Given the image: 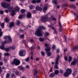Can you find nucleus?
Instances as JSON below:
<instances>
[{
    "label": "nucleus",
    "mask_w": 78,
    "mask_h": 78,
    "mask_svg": "<svg viewBox=\"0 0 78 78\" xmlns=\"http://www.w3.org/2000/svg\"><path fill=\"white\" fill-rule=\"evenodd\" d=\"M4 39H6L4 42H2L1 44L2 45L0 46V48L2 50H4L6 51H8L9 50V48H6L4 47V45L5 43H8L9 42H12V39L11 38L10 36H5L4 37Z\"/></svg>",
    "instance_id": "obj_1"
},
{
    "label": "nucleus",
    "mask_w": 78,
    "mask_h": 78,
    "mask_svg": "<svg viewBox=\"0 0 78 78\" xmlns=\"http://www.w3.org/2000/svg\"><path fill=\"white\" fill-rule=\"evenodd\" d=\"M45 30L46 28L44 26H40L35 31V34L36 36L39 37V36H42V34L41 33V30Z\"/></svg>",
    "instance_id": "obj_2"
},
{
    "label": "nucleus",
    "mask_w": 78,
    "mask_h": 78,
    "mask_svg": "<svg viewBox=\"0 0 78 78\" xmlns=\"http://www.w3.org/2000/svg\"><path fill=\"white\" fill-rule=\"evenodd\" d=\"M20 62L18 59L15 58L13 60V61L12 62L11 64L12 65L15 64V66H18L20 64Z\"/></svg>",
    "instance_id": "obj_3"
},
{
    "label": "nucleus",
    "mask_w": 78,
    "mask_h": 78,
    "mask_svg": "<svg viewBox=\"0 0 78 78\" xmlns=\"http://www.w3.org/2000/svg\"><path fill=\"white\" fill-rule=\"evenodd\" d=\"M13 9V7L11 6L8 8V10L9 12H12L11 13V15L12 16H13L14 15V14L15 13V12L14 10H12Z\"/></svg>",
    "instance_id": "obj_4"
},
{
    "label": "nucleus",
    "mask_w": 78,
    "mask_h": 78,
    "mask_svg": "<svg viewBox=\"0 0 78 78\" xmlns=\"http://www.w3.org/2000/svg\"><path fill=\"white\" fill-rule=\"evenodd\" d=\"M45 50L46 51L47 55L48 56H50L51 55V53L49 51L50 50V47H47L45 49Z\"/></svg>",
    "instance_id": "obj_5"
},
{
    "label": "nucleus",
    "mask_w": 78,
    "mask_h": 78,
    "mask_svg": "<svg viewBox=\"0 0 78 78\" xmlns=\"http://www.w3.org/2000/svg\"><path fill=\"white\" fill-rule=\"evenodd\" d=\"M48 18L47 15L46 16H42L41 18V20L42 22H46L48 21Z\"/></svg>",
    "instance_id": "obj_6"
},
{
    "label": "nucleus",
    "mask_w": 78,
    "mask_h": 78,
    "mask_svg": "<svg viewBox=\"0 0 78 78\" xmlns=\"http://www.w3.org/2000/svg\"><path fill=\"white\" fill-rule=\"evenodd\" d=\"M19 53L20 56H24L26 54V51L24 50H21L19 51Z\"/></svg>",
    "instance_id": "obj_7"
},
{
    "label": "nucleus",
    "mask_w": 78,
    "mask_h": 78,
    "mask_svg": "<svg viewBox=\"0 0 78 78\" xmlns=\"http://www.w3.org/2000/svg\"><path fill=\"white\" fill-rule=\"evenodd\" d=\"M2 6L4 8H8L9 6H10V4H7L6 2L2 3Z\"/></svg>",
    "instance_id": "obj_8"
},
{
    "label": "nucleus",
    "mask_w": 78,
    "mask_h": 78,
    "mask_svg": "<svg viewBox=\"0 0 78 78\" xmlns=\"http://www.w3.org/2000/svg\"><path fill=\"white\" fill-rule=\"evenodd\" d=\"M66 72L63 74L64 76L67 77L69 76V69H66Z\"/></svg>",
    "instance_id": "obj_9"
},
{
    "label": "nucleus",
    "mask_w": 78,
    "mask_h": 78,
    "mask_svg": "<svg viewBox=\"0 0 78 78\" xmlns=\"http://www.w3.org/2000/svg\"><path fill=\"white\" fill-rule=\"evenodd\" d=\"M76 62H77V60L75 59L74 61H73L71 63V65H73V66H75V65H76Z\"/></svg>",
    "instance_id": "obj_10"
},
{
    "label": "nucleus",
    "mask_w": 78,
    "mask_h": 78,
    "mask_svg": "<svg viewBox=\"0 0 78 78\" xmlns=\"http://www.w3.org/2000/svg\"><path fill=\"white\" fill-rule=\"evenodd\" d=\"M59 58V55H57V56L56 59L55 60V64H58V59Z\"/></svg>",
    "instance_id": "obj_11"
},
{
    "label": "nucleus",
    "mask_w": 78,
    "mask_h": 78,
    "mask_svg": "<svg viewBox=\"0 0 78 78\" xmlns=\"http://www.w3.org/2000/svg\"><path fill=\"white\" fill-rule=\"evenodd\" d=\"M36 9L37 10V11H42V8H41L38 6H36Z\"/></svg>",
    "instance_id": "obj_12"
},
{
    "label": "nucleus",
    "mask_w": 78,
    "mask_h": 78,
    "mask_svg": "<svg viewBox=\"0 0 78 78\" xmlns=\"http://www.w3.org/2000/svg\"><path fill=\"white\" fill-rule=\"evenodd\" d=\"M48 27H50L51 29H52L53 30H54V31H55V30H56V28L51 25L48 26Z\"/></svg>",
    "instance_id": "obj_13"
},
{
    "label": "nucleus",
    "mask_w": 78,
    "mask_h": 78,
    "mask_svg": "<svg viewBox=\"0 0 78 78\" xmlns=\"http://www.w3.org/2000/svg\"><path fill=\"white\" fill-rule=\"evenodd\" d=\"M39 40L41 41H46V39H45V38H44L41 37L40 38H39Z\"/></svg>",
    "instance_id": "obj_14"
},
{
    "label": "nucleus",
    "mask_w": 78,
    "mask_h": 78,
    "mask_svg": "<svg viewBox=\"0 0 78 78\" xmlns=\"http://www.w3.org/2000/svg\"><path fill=\"white\" fill-rule=\"evenodd\" d=\"M55 66H54V68L55 69H58V64H55Z\"/></svg>",
    "instance_id": "obj_15"
},
{
    "label": "nucleus",
    "mask_w": 78,
    "mask_h": 78,
    "mask_svg": "<svg viewBox=\"0 0 78 78\" xmlns=\"http://www.w3.org/2000/svg\"><path fill=\"white\" fill-rule=\"evenodd\" d=\"M55 76V74L54 73H51L49 74V76L50 77H53Z\"/></svg>",
    "instance_id": "obj_16"
},
{
    "label": "nucleus",
    "mask_w": 78,
    "mask_h": 78,
    "mask_svg": "<svg viewBox=\"0 0 78 78\" xmlns=\"http://www.w3.org/2000/svg\"><path fill=\"white\" fill-rule=\"evenodd\" d=\"M14 26V23L11 22L10 23V24L9 25V27L10 28H11V27H12Z\"/></svg>",
    "instance_id": "obj_17"
},
{
    "label": "nucleus",
    "mask_w": 78,
    "mask_h": 78,
    "mask_svg": "<svg viewBox=\"0 0 78 78\" xmlns=\"http://www.w3.org/2000/svg\"><path fill=\"white\" fill-rule=\"evenodd\" d=\"M54 73L55 75H57L58 73H59V71L58 70H55L54 71Z\"/></svg>",
    "instance_id": "obj_18"
},
{
    "label": "nucleus",
    "mask_w": 78,
    "mask_h": 78,
    "mask_svg": "<svg viewBox=\"0 0 78 78\" xmlns=\"http://www.w3.org/2000/svg\"><path fill=\"white\" fill-rule=\"evenodd\" d=\"M31 15L30 12H28L27 13V17L28 18H30L31 17Z\"/></svg>",
    "instance_id": "obj_19"
},
{
    "label": "nucleus",
    "mask_w": 78,
    "mask_h": 78,
    "mask_svg": "<svg viewBox=\"0 0 78 78\" xmlns=\"http://www.w3.org/2000/svg\"><path fill=\"white\" fill-rule=\"evenodd\" d=\"M30 9H33L34 8V6L32 5H31L29 6Z\"/></svg>",
    "instance_id": "obj_20"
},
{
    "label": "nucleus",
    "mask_w": 78,
    "mask_h": 78,
    "mask_svg": "<svg viewBox=\"0 0 78 78\" xmlns=\"http://www.w3.org/2000/svg\"><path fill=\"white\" fill-rule=\"evenodd\" d=\"M73 58L71 56H69V62H71L72 61Z\"/></svg>",
    "instance_id": "obj_21"
},
{
    "label": "nucleus",
    "mask_w": 78,
    "mask_h": 78,
    "mask_svg": "<svg viewBox=\"0 0 78 78\" xmlns=\"http://www.w3.org/2000/svg\"><path fill=\"white\" fill-rule=\"evenodd\" d=\"M72 72V70L71 69H69V75H70Z\"/></svg>",
    "instance_id": "obj_22"
},
{
    "label": "nucleus",
    "mask_w": 78,
    "mask_h": 78,
    "mask_svg": "<svg viewBox=\"0 0 78 78\" xmlns=\"http://www.w3.org/2000/svg\"><path fill=\"white\" fill-rule=\"evenodd\" d=\"M47 9V7H43V12H45Z\"/></svg>",
    "instance_id": "obj_23"
},
{
    "label": "nucleus",
    "mask_w": 78,
    "mask_h": 78,
    "mask_svg": "<svg viewBox=\"0 0 78 78\" xmlns=\"http://www.w3.org/2000/svg\"><path fill=\"white\" fill-rule=\"evenodd\" d=\"M4 21L5 22L8 23V22H9V20L8 18H5L4 19Z\"/></svg>",
    "instance_id": "obj_24"
},
{
    "label": "nucleus",
    "mask_w": 78,
    "mask_h": 78,
    "mask_svg": "<svg viewBox=\"0 0 78 78\" xmlns=\"http://www.w3.org/2000/svg\"><path fill=\"white\" fill-rule=\"evenodd\" d=\"M68 5H67V4H62V6L63 8H64V7H66V6H67Z\"/></svg>",
    "instance_id": "obj_25"
},
{
    "label": "nucleus",
    "mask_w": 78,
    "mask_h": 78,
    "mask_svg": "<svg viewBox=\"0 0 78 78\" xmlns=\"http://www.w3.org/2000/svg\"><path fill=\"white\" fill-rule=\"evenodd\" d=\"M38 72V70H35L34 71V75H36V74H37V73Z\"/></svg>",
    "instance_id": "obj_26"
},
{
    "label": "nucleus",
    "mask_w": 78,
    "mask_h": 78,
    "mask_svg": "<svg viewBox=\"0 0 78 78\" xmlns=\"http://www.w3.org/2000/svg\"><path fill=\"white\" fill-rule=\"evenodd\" d=\"M77 73V70H76L75 69V71H74V73H73V75H76V73Z\"/></svg>",
    "instance_id": "obj_27"
},
{
    "label": "nucleus",
    "mask_w": 78,
    "mask_h": 78,
    "mask_svg": "<svg viewBox=\"0 0 78 78\" xmlns=\"http://www.w3.org/2000/svg\"><path fill=\"white\" fill-rule=\"evenodd\" d=\"M10 76V75L9 74L7 73L6 75V78H9V76Z\"/></svg>",
    "instance_id": "obj_28"
},
{
    "label": "nucleus",
    "mask_w": 78,
    "mask_h": 78,
    "mask_svg": "<svg viewBox=\"0 0 78 78\" xmlns=\"http://www.w3.org/2000/svg\"><path fill=\"white\" fill-rule=\"evenodd\" d=\"M2 33H3L2 32V29L0 28V37H1V36H2Z\"/></svg>",
    "instance_id": "obj_29"
},
{
    "label": "nucleus",
    "mask_w": 78,
    "mask_h": 78,
    "mask_svg": "<svg viewBox=\"0 0 78 78\" xmlns=\"http://www.w3.org/2000/svg\"><path fill=\"white\" fill-rule=\"evenodd\" d=\"M20 12H22V13H24L25 12V10L24 9H22L20 10Z\"/></svg>",
    "instance_id": "obj_30"
},
{
    "label": "nucleus",
    "mask_w": 78,
    "mask_h": 78,
    "mask_svg": "<svg viewBox=\"0 0 78 78\" xmlns=\"http://www.w3.org/2000/svg\"><path fill=\"white\" fill-rule=\"evenodd\" d=\"M15 10H19V8L18 6H16L15 8Z\"/></svg>",
    "instance_id": "obj_31"
},
{
    "label": "nucleus",
    "mask_w": 78,
    "mask_h": 78,
    "mask_svg": "<svg viewBox=\"0 0 78 78\" xmlns=\"http://www.w3.org/2000/svg\"><path fill=\"white\" fill-rule=\"evenodd\" d=\"M76 49L77 48L76 47H74L73 49V50L74 51H75L76 50Z\"/></svg>",
    "instance_id": "obj_32"
},
{
    "label": "nucleus",
    "mask_w": 78,
    "mask_h": 78,
    "mask_svg": "<svg viewBox=\"0 0 78 78\" xmlns=\"http://www.w3.org/2000/svg\"><path fill=\"white\" fill-rule=\"evenodd\" d=\"M20 24V21H17L16 22V25L17 26H19V25Z\"/></svg>",
    "instance_id": "obj_33"
},
{
    "label": "nucleus",
    "mask_w": 78,
    "mask_h": 78,
    "mask_svg": "<svg viewBox=\"0 0 78 78\" xmlns=\"http://www.w3.org/2000/svg\"><path fill=\"white\" fill-rule=\"evenodd\" d=\"M24 37V34L20 35V38H23Z\"/></svg>",
    "instance_id": "obj_34"
},
{
    "label": "nucleus",
    "mask_w": 78,
    "mask_h": 78,
    "mask_svg": "<svg viewBox=\"0 0 78 78\" xmlns=\"http://www.w3.org/2000/svg\"><path fill=\"white\" fill-rule=\"evenodd\" d=\"M30 61V59L29 58V57H27V58L26 59V61L27 62H28V61Z\"/></svg>",
    "instance_id": "obj_35"
},
{
    "label": "nucleus",
    "mask_w": 78,
    "mask_h": 78,
    "mask_svg": "<svg viewBox=\"0 0 78 78\" xmlns=\"http://www.w3.org/2000/svg\"><path fill=\"white\" fill-rule=\"evenodd\" d=\"M32 2L33 3H36V1L35 0H33L32 1Z\"/></svg>",
    "instance_id": "obj_36"
},
{
    "label": "nucleus",
    "mask_w": 78,
    "mask_h": 78,
    "mask_svg": "<svg viewBox=\"0 0 78 78\" xmlns=\"http://www.w3.org/2000/svg\"><path fill=\"white\" fill-rule=\"evenodd\" d=\"M1 26L2 28H4V24L3 23H2L1 24Z\"/></svg>",
    "instance_id": "obj_37"
},
{
    "label": "nucleus",
    "mask_w": 78,
    "mask_h": 78,
    "mask_svg": "<svg viewBox=\"0 0 78 78\" xmlns=\"http://www.w3.org/2000/svg\"><path fill=\"white\" fill-rule=\"evenodd\" d=\"M11 48L12 50H14L16 48V47L13 46L11 47Z\"/></svg>",
    "instance_id": "obj_38"
},
{
    "label": "nucleus",
    "mask_w": 78,
    "mask_h": 78,
    "mask_svg": "<svg viewBox=\"0 0 78 78\" xmlns=\"http://www.w3.org/2000/svg\"><path fill=\"white\" fill-rule=\"evenodd\" d=\"M19 68L20 70H24V68L22 66H20Z\"/></svg>",
    "instance_id": "obj_39"
},
{
    "label": "nucleus",
    "mask_w": 78,
    "mask_h": 78,
    "mask_svg": "<svg viewBox=\"0 0 78 78\" xmlns=\"http://www.w3.org/2000/svg\"><path fill=\"white\" fill-rule=\"evenodd\" d=\"M36 2L37 3H40L41 2V0H36Z\"/></svg>",
    "instance_id": "obj_40"
},
{
    "label": "nucleus",
    "mask_w": 78,
    "mask_h": 78,
    "mask_svg": "<svg viewBox=\"0 0 78 78\" xmlns=\"http://www.w3.org/2000/svg\"><path fill=\"white\" fill-rule=\"evenodd\" d=\"M22 17H23V15H20L18 17V18H19V19H21V18H22Z\"/></svg>",
    "instance_id": "obj_41"
},
{
    "label": "nucleus",
    "mask_w": 78,
    "mask_h": 78,
    "mask_svg": "<svg viewBox=\"0 0 78 78\" xmlns=\"http://www.w3.org/2000/svg\"><path fill=\"white\" fill-rule=\"evenodd\" d=\"M30 42H32V43L34 42V41L33 40V39H30Z\"/></svg>",
    "instance_id": "obj_42"
},
{
    "label": "nucleus",
    "mask_w": 78,
    "mask_h": 78,
    "mask_svg": "<svg viewBox=\"0 0 78 78\" xmlns=\"http://www.w3.org/2000/svg\"><path fill=\"white\" fill-rule=\"evenodd\" d=\"M59 26L60 27V28H61V22H60V21H59Z\"/></svg>",
    "instance_id": "obj_43"
},
{
    "label": "nucleus",
    "mask_w": 78,
    "mask_h": 78,
    "mask_svg": "<svg viewBox=\"0 0 78 78\" xmlns=\"http://www.w3.org/2000/svg\"><path fill=\"white\" fill-rule=\"evenodd\" d=\"M5 56H9V54L8 53H5Z\"/></svg>",
    "instance_id": "obj_44"
},
{
    "label": "nucleus",
    "mask_w": 78,
    "mask_h": 78,
    "mask_svg": "<svg viewBox=\"0 0 78 78\" xmlns=\"http://www.w3.org/2000/svg\"><path fill=\"white\" fill-rule=\"evenodd\" d=\"M49 35V34L48 32H45V36H48Z\"/></svg>",
    "instance_id": "obj_45"
},
{
    "label": "nucleus",
    "mask_w": 78,
    "mask_h": 78,
    "mask_svg": "<svg viewBox=\"0 0 78 78\" xmlns=\"http://www.w3.org/2000/svg\"><path fill=\"white\" fill-rule=\"evenodd\" d=\"M71 8H75H75H76V6L74 5H73L71 7Z\"/></svg>",
    "instance_id": "obj_46"
},
{
    "label": "nucleus",
    "mask_w": 78,
    "mask_h": 78,
    "mask_svg": "<svg viewBox=\"0 0 78 78\" xmlns=\"http://www.w3.org/2000/svg\"><path fill=\"white\" fill-rule=\"evenodd\" d=\"M53 2L55 4H57V2H56V0H54Z\"/></svg>",
    "instance_id": "obj_47"
},
{
    "label": "nucleus",
    "mask_w": 78,
    "mask_h": 78,
    "mask_svg": "<svg viewBox=\"0 0 78 78\" xmlns=\"http://www.w3.org/2000/svg\"><path fill=\"white\" fill-rule=\"evenodd\" d=\"M41 53L42 56H44V55H45V54L44 53V52L42 51L41 52Z\"/></svg>",
    "instance_id": "obj_48"
},
{
    "label": "nucleus",
    "mask_w": 78,
    "mask_h": 78,
    "mask_svg": "<svg viewBox=\"0 0 78 78\" xmlns=\"http://www.w3.org/2000/svg\"><path fill=\"white\" fill-rule=\"evenodd\" d=\"M54 33L55 34H57L58 33V31H56V30H54Z\"/></svg>",
    "instance_id": "obj_49"
},
{
    "label": "nucleus",
    "mask_w": 78,
    "mask_h": 78,
    "mask_svg": "<svg viewBox=\"0 0 78 78\" xmlns=\"http://www.w3.org/2000/svg\"><path fill=\"white\" fill-rule=\"evenodd\" d=\"M52 49H55V45H53L52 46Z\"/></svg>",
    "instance_id": "obj_50"
},
{
    "label": "nucleus",
    "mask_w": 78,
    "mask_h": 78,
    "mask_svg": "<svg viewBox=\"0 0 78 78\" xmlns=\"http://www.w3.org/2000/svg\"><path fill=\"white\" fill-rule=\"evenodd\" d=\"M19 71H16V74L17 75H18V74H19Z\"/></svg>",
    "instance_id": "obj_51"
},
{
    "label": "nucleus",
    "mask_w": 78,
    "mask_h": 78,
    "mask_svg": "<svg viewBox=\"0 0 78 78\" xmlns=\"http://www.w3.org/2000/svg\"><path fill=\"white\" fill-rule=\"evenodd\" d=\"M0 13L1 14H3V12L2 11V10L0 11Z\"/></svg>",
    "instance_id": "obj_52"
},
{
    "label": "nucleus",
    "mask_w": 78,
    "mask_h": 78,
    "mask_svg": "<svg viewBox=\"0 0 78 78\" xmlns=\"http://www.w3.org/2000/svg\"><path fill=\"white\" fill-rule=\"evenodd\" d=\"M60 73H63V71L61 69L60 71Z\"/></svg>",
    "instance_id": "obj_53"
},
{
    "label": "nucleus",
    "mask_w": 78,
    "mask_h": 78,
    "mask_svg": "<svg viewBox=\"0 0 78 78\" xmlns=\"http://www.w3.org/2000/svg\"><path fill=\"white\" fill-rule=\"evenodd\" d=\"M35 60L36 61H38L39 60V58H36Z\"/></svg>",
    "instance_id": "obj_54"
},
{
    "label": "nucleus",
    "mask_w": 78,
    "mask_h": 78,
    "mask_svg": "<svg viewBox=\"0 0 78 78\" xmlns=\"http://www.w3.org/2000/svg\"><path fill=\"white\" fill-rule=\"evenodd\" d=\"M65 59L66 61H67V56L65 57Z\"/></svg>",
    "instance_id": "obj_55"
},
{
    "label": "nucleus",
    "mask_w": 78,
    "mask_h": 78,
    "mask_svg": "<svg viewBox=\"0 0 78 78\" xmlns=\"http://www.w3.org/2000/svg\"><path fill=\"white\" fill-rule=\"evenodd\" d=\"M56 18H52V20H54V21H56Z\"/></svg>",
    "instance_id": "obj_56"
},
{
    "label": "nucleus",
    "mask_w": 78,
    "mask_h": 78,
    "mask_svg": "<svg viewBox=\"0 0 78 78\" xmlns=\"http://www.w3.org/2000/svg\"><path fill=\"white\" fill-rule=\"evenodd\" d=\"M3 64V62H0V66H2Z\"/></svg>",
    "instance_id": "obj_57"
},
{
    "label": "nucleus",
    "mask_w": 78,
    "mask_h": 78,
    "mask_svg": "<svg viewBox=\"0 0 78 78\" xmlns=\"http://www.w3.org/2000/svg\"><path fill=\"white\" fill-rule=\"evenodd\" d=\"M26 68L27 69H30V66H29L27 65L26 66Z\"/></svg>",
    "instance_id": "obj_58"
},
{
    "label": "nucleus",
    "mask_w": 78,
    "mask_h": 78,
    "mask_svg": "<svg viewBox=\"0 0 78 78\" xmlns=\"http://www.w3.org/2000/svg\"><path fill=\"white\" fill-rule=\"evenodd\" d=\"M66 51H67V49L66 48V49H65L64 50V53H65V52H66Z\"/></svg>",
    "instance_id": "obj_59"
},
{
    "label": "nucleus",
    "mask_w": 78,
    "mask_h": 78,
    "mask_svg": "<svg viewBox=\"0 0 78 78\" xmlns=\"http://www.w3.org/2000/svg\"><path fill=\"white\" fill-rule=\"evenodd\" d=\"M49 45L47 43H45V47H47V46H48Z\"/></svg>",
    "instance_id": "obj_60"
},
{
    "label": "nucleus",
    "mask_w": 78,
    "mask_h": 78,
    "mask_svg": "<svg viewBox=\"0 0 78 78\" xmlns=\"http://www.w3.org/2000/svg\"><path fill=\"white\" fill-rule=\"evenodd\" d=\"M30 50H33V49H34V47L32 46L30 48Z\"/></svg>",
    "instance_id": "obj_61"
},
{
    "label": "nucleus",
    "mask_w": 78,
    "mask_h": 78,
    "mask_svg": "<svg viewBox=\"0 0 78 78\" xmlns=\"http://www.w3.org/2000/svg\"><path fill=\"white\" fill-rule=\"evenodd\" d=\"M61 31H62V29L61 28H61L59 29V32H61Z\"/></svg>",
    "instance_id": "obj_62"
},
{
    "label": "nucleus",
    "mask_w": 78,
    "mask_h": 78,
    "mask_svg": "<svg viewBox=\"0 0 78 78\" xmlns=\"http://www.w3.org/2000/svg\"><path fill=\"white\" fill-rule=\"evenodd\" d=\"M12 78L14 77V74H12Z\"/></svg>",
    "instance_id": "obj_63"
},
{
    "label": "nucleus",
    "mask_w": 78,
    "mask_h": 78,
    "mask_svg": "<svg viewBox=\"0 0 78 78\" xmlns=\"http://www.w3.org/2000/svg\"><path fill=\"white\" fill-rule=\"evenodd\" d=\"M73 5L72 4H71L70 5H69V8H72V6Z\"/></svg>",
    "instance_id": "obj_64"
}]
</instances>
